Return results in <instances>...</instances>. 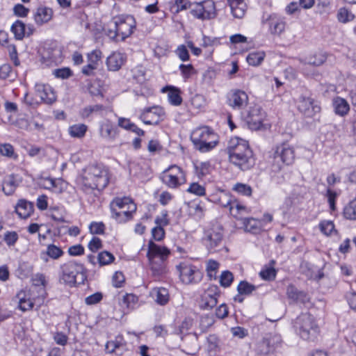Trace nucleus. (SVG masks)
Returning a JSON list of instances; mask_svg holds the SVG:
<instances>
[{"instance_id":"obj_34","label":"nucleus","mask_w":356,"mask_h":356,"mask_svg":"<svg viewBox=\"0 0 356 356\" xmlns=\"http://www.w3.org/2000/svg\"><path fill=\"white\" fill-rule=\"evenodd\" d=\"M53 11L47 7H39L34 13L33 18L38 25L48 22L52 17Z\"/></svg>"},{"instance_id":"obj_61","label":"nucleus","mask_w":356,"mask_h":356,"mask_svg":"<svg viewBox=\"0 0 356 356\" xmlns=\"http://www.w3.org/2000/svg\"><path fill=\"white\" fill-rule=\"evenodd\" d=\"M220 44V38H212L209 36L204 35L202 38V46L204 47H215Z\"/></svg>"},{"instance_id":"obj_16","label":"nucleus","mask_w":356,"mask_h":356,"mask_svg":"<svg viewBox=\"0 0 356 356\" xmlns=\"http://www.w3.org/2000/svg\"><path fill=\"white\" fill-rule=\"evenodd\" d=\"M297 108L306 118H315L321 111V107L313 99L305 97H300Z\"/></svg>"},{"instance_id":"obj_51","label":"nucleus","mask_w":356,"mask_h":356,"mask_svg":"<svg viewBox=\"0 0 356 356\" xmlns=\"http://www.w3.org/2000/svg\"><path fill=\"white\" fill-rule=\"evenodd\" d=\"M133 78L138 83H143L145 78V69L142 65H138L131 70Z\"/></svg>"},{"instance_id":"obj_46","label":"nucleus","mask_w":356,"mask_h":356,"mask_svg":"<svg viewBox=\"0 0 356 356\" xmlns=\"http://www.w3.org/2000/svg\"><path fill=\"white\" fill-rule=\"evenodd\" d=\"M46 254L53 259H58L64 254V252L54 244L48 245Z\"/></svg>"},{"instance_id":"obj_6","label":"nucleus","mask_w":356,"mask_h":356,"mask_svg":"<svg viewBox=\"0 0 356 356\" xmlns=\"http://www.w3.org/2000/svg\"><path fill=\"white\" fill-rule=\"evenodd\" d=\"M87 279L86 270L83 264L70 261L60 267V282L70 286L82 284Z\"/></svg>"},{"instance_id":"obj_14","label":"nucleus","mask_w":356,"mask_h":356,"mask_svg":"<svg viewBox=\"0 0 356 356\" xmlns=\"http://www.w3.org/2000/svg\"><path fill=\"white\" fill-rule=\"evenodd\" d=\"M247 92L240 89H232L227 95V104L235 111L244 109L248 104Z\"/></svg>"},{"instance_id":"obj_54","label":"nucleus","mask_w":356,"mask_h":356,"mask_svg":"<svg viewBox=\"0 0 356 356\" xmlns=\"http://www.w3.org/2000/svg\"><path fill=\"white\" fill-rule=\"evenodd\" d=\"M321 232L325 236H330L334 231V222L332 220H323L318 225Z\"/></svg>"},{"instance_id":"obj_62","label":"nucleus","mask_w":356,"mask_h":356,"mask_svg":"<svg viewBox=\"0 0 356 356\" xmlns=\"http://www.w3.org/2000/svg\"><path fill=\"white\" fill-rule=\"evenodd\" d=\"M189 210L191 213L201 217L203 216L204 207L201 203L193 202L189 205Z\"/></svg>"},{"instance_id":"obj_32","label":"nucleus","mask_w":356,"mask_h":356,"mask_svg":"<svg viewBox=\"0 0 356 356\" xmlns=\"http://www.w3.org/2000/svg\"><path fill=\"white\" fill-rule=\"evenodd\" d=\"M161 91L162 92H168V99L170 104L177 106L182 103L179 88L172 86H168L163 88Z\"/></svg>"},{"instance_id":"obj_59","label":"nucleus","mask_w":356,"mask_h":356,"mask_svg":"<svg viewBox=\"0 0 356 356\" xmlns=\"http://www.w3.org/2000/svg\"><path fill=\"white\" fill-rule=\"evenodd\" d=\"M234 200V198H232L229 195L221 193L218 197V202L221 207L229 209L231 203H232Z\"/></svg>"},{"instance_id":"obj_3","label":"nucleus","mask_w":356,"mask_h":356,"mask_svg":"<svg viewBox=\"0 0 356 356\" xmlns=\"http://www.w3.org/2000/svg\"><path fill=\"white\" fill-rule=\"evenodd\" d=\"M136 26V20L132 15H119L111 19L104 31L111 40H124L133 33Z\"/></svg>"},{"instance_id":"obj_35","label":"nucleus","mask_w":356,"mask_h":356,"mask_svg":"<svg viewBox=\"0 0 356 356\" xmlns=\"http://www.w3.org/2000/svg\"><path fill=\"white\" fill-rule=\"evenodd\" d=\"M243 224L246 232L257 234L262 230V221L254 218H243Z\"/></svg>"},{"instance_id":"obj_12","label":"nucleus","mask_w":356,"mask_h":356,"mask_svg":"<svg viewBox=\"0 0 356 356\" xmlns=\"http://www.w3.org/2000/svg\"><path fill=\"white\" fill-rule=\"evenodd\" d=\"M181 282L185 284H196L203 277V273L197 266L184 261L177 266Z\"/></svg>"},{"instance_id":"obj_43","label":"nucleus","mask_w":356,"mask_h":356,"mask_svg":"<svg viewBox=\"0 0 356 356\" xmlns=\"http://www.w3.org/2000/svg\"><path fill=\"white\" fill-rule=\"evenodd\" d=\"M343 216L346 219L356 220V197L344 207Z\"/></svg>"},{"instance_id":"obj_22","label":"nucleus","mask_w":356,"mask_h":356,"mask_svg":"<svg viewBox=\"0 0 356 356\" xmlns=\"http://www.w3.org/2000/svg\"><path fill=\"white\" fill-rule=\"evenodd\" d=\"M105 350L108 353L122 355L127 350V343L122 336L118 335L114 340L109 341L106 343Z\"/></svg>"},{"instance_id":"obj_39","label":"nucleus","mask_w":356,"mask_h":356,"mask_svg":"<svg viewBox=\"0 0 356 356\" xmlns=\"http://www.w3.org/2000/svg\"><path fill=\"white\" fill-rule=\"evenodd\" d=\"M88 126L84 124H75L68 129L69 134L72 138H81L85 136Z\"/></svg>"},{"instance_id":"obj_21","label":"nucleus","mask_w":356,"mask_h":356,"mask_svg":"<svg viewBox=\"0 0 356 356\" xmlns=\"http://www.w3.org/2000/svg\"><path fill=\"white\" fill-rule=\"evenodd\" d=\"M35 91L40 101L46 104H52L56 101V95L52 88L48 84L36 83L35 86Z\"/></svg>"},{"instance_id":"obj_56","label":"nucleus","mask_w":356,"mask_h":356,"mask_svg":"<svg viewBox=\"0 0 356 356\" xmlns=\"http://www.w3.org/2000/svg\"><path fill=\"white\" fill-rule=\"evenodd\" d=\"M88 63L96 66L97 68L99 62L102 58V52L100 50L95 49L88 54Z\"/></svg>"},{"instance_id":"obj_4","label":"nucleus","mask_w":356,"mask_h":356,"mask_svg":"<svg viewBox=\"0 0 356 356\" xmlns=\"http://www.w3.org/2000/svg\"><path fill=\"white\" fill-rule=\"evenodd\" d=\"M191 140L195 148L202 153L213 149L219 143V136L209 127H201L194 129Z\"/></svg>"},{"instance_id":"obj_23","label":"nucleus","mask_w":356,"mask_h":356,"mask_svg":"<svg viewBox=\"0 0 356 356\" xmlns=\"http://www.w3.org/2000/svg\"><path fill=\"white\" fill-rule=\"evenodd\" d=\"M269 31L273 35H281L285 30L286 21L284 17L275 14L270 15L267 19Z\"/></svg>"},{"instance_id":"obj_9","label":"nucleus","mask_w":356,"mask_h":356,"mask_svg":"<svg viewBox=\"0 0 356 356\" xmlns=\"http://www.w3.org/2000/svg\"><path fill=\"white\" fill-rule=\"evenodd\" d=\"M295 160V149L289 143H284L277 145L273 153L271 163L272 170L280 172L284 165H289Z\"/></svg>"},{"instance_id":"obj_53","label":"nucleus","mask_w":356,"mask_h":356,"mask_svg":"<svg viewBox=\"0 0 356 356\" xmlns=\"http://www.w3.org/2000/svg\"><path fill=\"white\" fill-rule=\"evenodd\" d=\"M114 259L113 254L107 251L101 252L97 256V261L100 266L108 265L113 262Z\"/></svg>"},{"instance_id":"obj_60","label":"nucleus","mask_w":356,"mask_h":356,"mask_svg":"<svg viewBox=\"0 0 356 356\" xmlns=\"http://www.w3.org/2000/svg\"><path fill=\"white\" fill-rule=\"evenodd\" d=\"M175 54L181 61H187L190 58L188 51L186 47L184 44H181L177 47L175 50Z\"/></svg>"},{"instance_id":"obj_40","label":"nucleus","mask_w":356,"mask_h":356,"mask_svg":"<svg viewBox=\"0 0 356 356\" xmlns=\"http://www.w3.org/2000/svg\"><path fill=\"white\" fill-rule=\"evenodd\" d=\"M350 106L348 102L341 97L335 98V113L344 116L348 113Z\"/></svg>"},{"instance_id":"obj_52","label":"nucleus","mask_w":356,"mask_h":356,"mask_svg":"<svg viewBox=\"0 0 356 356\" xmlns=\"http://www.w3.org/2000/svg\"><path fill=\"white\" fill-rule=\"evenodd\" d=\"M256 289V286L246 281H241L237 286V291L241 295H250Z\"/></svg>"},{"instance_id":"obj_45","label":"nucleus","mask_w":356,"mask_h":356,"mask_svg":"<svg viewBox=\"0 0 356 356\" xmlns=\"http://www.w3.org/2000/svg\"><path fill=\"white\" fill-rule=\"evenodd\" d=\"M186 191L197 196H204L206 194L205 187L197 182L190 184Z\"/></svg>"},{"instance_id":"obj_63","label":"nucleus","mask_w":356,"mask_h":356,"mask_svg":"<svg viewBox=\"0 0 356 356\" xmlns=\"http://www.w3.org/2000/svg\"><path fill=\"white\" fill-rule=\"evenodd\" d=\"M53 74L57 77L60 79H67L72 76V72L71 70L68 67H63L60 69L54 70L53 72Z\"/></svg>"},{"instance_id":"obj_37","label":"nucleus","mask_w":356,"mask_h":356,"mask_svg":"<svg viewBox=\"0 0 356 356\" xmlns=\"http://www.w3.org/2000/svg\"><path fill=\"white\" fill-rule=\"evenodd\" d=\"M275 261L271 260L268 266H265L259 272V275L264 280L271 281L275 279L277 271L274 268Z\"/></svg>"},{"instance_id":"obj_17","label":"nucleus","mask_w":356,"mask_h":356,"mask_svg":"<svg viewBox=\"0 0 356 356\" xmlns=\"http://www.w3.org/2000/svg\"><path fill=\"white\" fill-rule=\"evenodd\" d=\"M282 343L279 334H273L265 337L258 345L257 353L261 356H268L273 353Z\"/></svg>"},{"instance_id":"obj_8","label":"nucleus","mask_w":356,"mask_h":356,"mask_svg":"<svg viewBox=\"0 0 356 356\" xmlns=\"http://www.w3.org/2000/svg\"><path fill=\"white\" fill-rule=\"evenodd\" d=\"M136 210V205L127 197H118L111 203L112 217L120 223L129 220Z\"/></svg>"},{"instance_id":"obj_5","label":"nucleus","mask_w":356,"mask_h":356,"mask_svg":"<svg viewBox=\"0 0 356 356\" xmlns=\"http://www.w3.org/2000/svg\"><path fill=\"white\" fill-rule=\"evenodd\" d=\"M170 253L168 248L159 245L152 241L149 242L147 257L154 277H159L165 273V261Z\"/></svg>"},{"instance_id":"obj_18","label":"nucleus","mask_w":356,"mask_h":356,"mask_svg":"<svg viewBox=\"0 0 356 356\" xmlns=\"http://www.w3.org/2000/svg\"><path fill=\"white\" fill-rule=\"evenodd\" d=\"M220 291L217 286H210L201 296L200 307L204 310H211L216 306Z\"/></svg>"},{"instance_id":"obj_57","label":"nucleus","mask_w":356,"mask_h":356,"mask_svg":"<svg viewBox=\"0 0 356 356\" xmlns=\"http://www.w3.org/2000/svg\"><path fill=\"white\" fill-rule=\"evenodd\" d=\"M233 190L238 193L245 196H250L252 194L251 187L245 184L237 183L234 186Z\"/></svg>"},{"instance_id":"obj_31","label":"nucleus","mask_w":356,"mask_h":356,"mask_svg":"<svg viewBox=\"0 0 356 356\" xmlns=\"http://www.w3.org/2000/svg\"><path fill=\"white\" fill-rule=\"evenodd\" d=\"M230 214L238 220H243V216L250 213V210L238 200L234 199L229 208Z\"/></svg>"},{"instance_id":"obj_1","label":"nucleus","mask_w":356,"mask_h":356,"mask_svg":"<svg viewBox=\"0 0 356 356\" xmlns=\"http://www.w3.org/2000/svg\"><path fill=\"white\" fill-rule=\"evenodd\" d=\"M229 162L242 171L252 169L256 159L248 140L239 137L232 138L227 147Z\"/></svg>"},{"instance_id":"obj_48","label":"nucleus","mask_w":356,"mask_h":356,"mask_svg":"<svg viewBox=\"0 0 356 356\" xmlns=\"http://www.w3.org/2000/svg\"><path fill=\"white\" fill-rule=\"evenodd\" d=\"M179 69L181 72V76L183 77L184 81H186L188 79H190L192 76V75H193L196 72L194 67L191 64H181L179 66Z\"/></svg>"},{"instance_id":"obj_55","label":"nucleus","mask_w":356,"mask_h":356,"mask_svg":"<svg viewBox=\"0 0 356 356\" xmlns=\"http://www.w3.org/2000/svg\"><path fill=\"white\" fill-rule=\"evenodd\" d=\"M233 280V274L228 270L223 271L220 276V284L223 287L229 286Z\"/></svg>"},{"instance_id":"obj_20","label":"nucleus","mask_w":356,"mask_h":356,"mask_svg":"<svg viewBox=\"0 0 356 356\" xmlns=\"http://www.w3.org/2000/svg\"><path fill=\"white\" fill-rule=\"evenodd\" d=\"M99 136L107 141H113L118 136V127L109 120L99 122Z\"/></svg>"},{"instance_id":"obj_7","label":"nucleus","mask_w":356,"mask_h":356,"mask_svg":"<svg viewBox=\"0 0 356 356\" xmlns=\"http://www.w3.org/2000/svg\"><path fill=\"white\" fill-rule=\"evenodd\" d=\"M296 333L305 341H313L319 334V327L315 318L309 313H302L294 321Z\"/></svg>"},{"instance_id":"obj_29","label":"nucleus","mask_w":356,"mask_h":356,"mask_svg":"<svg viewBox=\"0 0 356 356\" xmlns=\"http://www.w3.org/2000/svg\"><path fill=\"white\" fill-rule=\"evenodd\" d=\"M43 63L47 65L52 64L57 65L62 61V52L59 48H54L51 50L45 51L42 55Z\"/></svg>"},{"instance_id":"obj_25","label":"nucleus","mask_w":356,"mask_h":356,"mask_svg":"<svg viewBox=\"0 0 356 356\" xmlns=\"http://www.w3.org/2000/svg\"><path fill=\"white\" fill-rule=\"evenodd\" d=\"M286 295L293 302L305 304L309 302V298L307 293L298 290L295 286L290 284L286 289Z\"/></svg>"},{"instance_id":"obj_13","label":"nucleus","mask_w":356,"mask_h":356,"mask_svg":"<svg viewBox=\"0 0 356 356\" xmlns=\"http://www.w3.org/2000/svg\"><path fill=\"white\" fill-rule=\"evenodd\" d=\"M191 15L198 19L209 20L217 15L216 8L213 0H204L191 5Z\"/></svg>"},{"instance_id":"obj_11","label":"nucleus","mask_w":356,"mask_h":356,"mask_svg":"<svg viewBox=\"0 0 356 356\" xmlns=\"http://www.w3.org/2000/svg\"><path fill=\"white\" fill-rule=\"evenodd\" d=\"M223 238L222 227L216 225L204 231L202 241L209 252H215L223 246Z\"/></svg>"},{"instance_id":"obj_58","label":"nucleus","mask_w":356,"mask_h":356,"mask_svg":"<svg viewBox=\"0 0 356 356\" xmlns=\"http://www.w3.org/2000/svg\"><path fill=\"white\" fill-rule=\"evenodd\" d=\"M0 154L9 158L17 157V156H15L13 146L9 143L0 145Z\"/></svg>"},{"instance_id":"obj_27","label":"nucleus","mask_w":356,"mask_h":356,"mask_svg":"<svg viewBox=\"0 0 356 356\" xmlns=\"http://www.w3.org/2000/svg\"><path fill=\"white\" fill-rule=\"evenodd\" d=\"M232 16L235 18H243L247 10L245 0H227Z\"/></svg>"},{"instance_id":"obj_36","label":"nucleus","mask_w":356,"mask_h":356,"mask_svg":"<svg viewBox=\"0 0 356 356\" xmlns=\"http://www.w3.org/2000/svg\"><path fill=\"white\" fill-rule=\"evenodd\" d=\"M155 223L156 226L152 229V235L154 240L159 241L162 240L165 236V231L162 225H167V221L165 218L157 217L155 219Z\"/></svg>"},{"instance_id":"obj_26","label":"nucleus","mask_w":356,"mask_h":356,"mask_svg":"<svg viewBox=\"0 0 356 356\" xmlns=\"http://www.w3.org/2000/svg\"><path fill=\"white\" fill-rule=\"evenodd\" d=\"M21 179L17 175H10L6 177L2 184L3 191L6 195H11L21 183Z\"/></svg>"},{"instance_id":"obj_24","label":"nucleus","mask_w":356,"mask_h":356,"mask_svg":"<svg viewBox=\"0 0 356 356\" xmlns=\"http://www.w3.org/2000/svg\"><path fill=\"white\" fill-rule=\"evenodd\" d=\"M15 299L18 302V308L22 312L31 310L34 307V301L31 298L29 293L25 291H20L15 296Z\"/></svg>"},{"instance_id":"obj_30","label":"nucleus","mask_w":356,"mask_h":356,"mask_svg":"<svg viewBox=\"0 0 356 356\" xmlns=\"http://www.w3.org/2000/svg\"><path fill=\"white\" fill-rule=\"evenodd\" d=\"M126 56L120 52H113L111 54L106 60L108 69L111 71L118 70L124 63Z\"/></svg>"},{"instance_id":"obj_38","label":"nucleus","mask_w":356,"mask_h":356,"mask_svg":"<svg viewBox=\"0 0 356 356\" xmlns=\"http://www.w3.org/2000/svg\"><path fill=\"white\" fill-rule=\"evenodd\" d=\"M138 301V298L136 295L133 293H126L122 296L120 304L122 308H126L129 310L136 307Z\"/></svg>"},{"instance_id":"obj_41","label":"nucleus","mask_w":356,"mask_h":356,"mask_svg":"<svg viewBox=\"0 0 356 356\" xmlns=\"http://www.w3.org/2000/svg\"><path fill=\"white\" fill-rule=\"evenodd\" d=\"M264 58L265 53L264 51H253L248 55L246 60L249 65L257 66L261 63Z\"/></svg>"},{"instance_id":"obj_15","label":"nucleus","mask_w":356,"mask_h":356,"mask_svg":"<svg viewBox=\"0 0 356 356\" xmlns=\"http://www.w3.org/2000/svg\"><path fill=\"white\" fill-rule=\"evenodd\" d=\"M266 115L261 106L254 105L250 108L247 116V123L252 130H259L265 127L264 120Z\"/></svg>"},{"instance_id":"obj_19","label":"nucleus","mask_w":356,"mask_h":356,"mask_svg":"<svg viewBox=\"0 0 356 356\" xmlns=\"http://www.w3.org/2000/svg\"><path fill=\"white\" fill-rule=\"evenodd\" d=\"M163 111L159 106L147 108L143 110L140 115V119L145 124L149 125H156L161 121Z\"/></svg>"},{"instance_id":"obj_28","label":"nucleus","mask_w":356,"mask_h":356,"mask_svg":"<svg viewBox=\"0 0 356 356\" xmlns=\"http://www.w3.org/2000/svg\"><path fill=\"white\" fill-rule=\"evenodd\" d=\"M15 211L20 218L26 219L33 212V204L31 202L22 199L17 203Z\"/></svg>"},{"instance_id":"obj_2","label":"nucleus","mask_w":356,"mask_h":356,"mask_svg":"<svg viewBox=\"0 0 356 356\" xmlns=\"http://www.w3.org/2000/svg\"><path fill=\"white\" fill-rule=\"evenodd\" d=\"M110 173L108 169L101 164L90 165L83 171L79 184L86 193L94 190L102 191L108 184Z\"/></svg>"},{"instance_id":"obj_10","label":"nucleus","mask_w":356,"mask_h":356,"mask_svg":"<svg viewBox=\"0 0 356 356\" xmlns=\"http://www.w3.org/2000/svg\"><path fill=\"white\" fill-rule=\"evenodd\" d=\"M160 179L163 184L172 189L178 188L186 182L185 172L177 165H171L164 170L160 175Z\"/></svg>"},{"instance_id":"obj_50","label":"nucleus","mask_w":356,"mask_h":356,"mask_svg":"<svg viewBox=\"0 0 356 356\" xmlns=\"http://www.w3.org/2000/svg\"><path fill=\"white\" fill-rule=\"evenodd\" d=\"M19 239L18 234L15 231H7L3 236V241L8 247H13Z\"/></svg>"},{"instance_id":"obj_64","label":"nucleus","mask_w":356,"mask_h":356,"mask_svg":"<svg viewBox=\"0 0 356 356\" xmlns=\"http://www.w3.org/2000/svg\"><path fill=\"white\" fill-rule=\"evenodd\" d=\"M89 229L93 234H101L104 232L105 225L103 222H92L90 223Z\"/></svg>"},{"instance_id":"obj_33","label":"nucleus","mask_w":356,"mask_h":356,"mask_svg":"<svg viewBox=\"0 0 356 356\" xmlns=\"http://www.w3.org/2000/svg\"><path fill=\"white\" fill-rule=\"evenodd\" d=\"M150 296L160 305H166L170 300L168 290L164 287H155L152 289Z\"/></svg>"},{"instance_id":"obj_42","label":"nucleus","mask_w":356,"mask_h":356,"mask_svg":"<svg viewBox=\"0 0 356 356\" xmlns=\"http://www.w3.org/2000/svg\"><path fill=\"white\" fill-rule=\"evenodd\" d=\"M11 31L15 35V37L17 40H22L26 32L25 24L19 20H17L11 26Z\"/></svg>"},{"instance_id":"obj_44","label":"nucleus","mask_w":356,"mask_h":356,"mask_svg":"<svg viewBox=\"0 0 356 356\" xmlns=\"http://www.w3.org/2000/svg\"><path fill=\"white\" fill-rule=\"evenodd\" d=\"M220 264L213 259H209L206 263V271L210 280L216 279Z\"/></svg>"},{"instance_id":"obj_47","label":"nucleus","mask_w":356,"mask_h":356,"mask_svg":"<svg viewBox=\"0 0 356 356\" xmlns=\"http://www.w3.org/2000/svg\"><path fill=\"white\" fill-rule=\"evenodd\" d=\"M325 60V57L322 54L310 55L309 56L305 57L303 59V62L305 64L316 65V66L323 64Z\"/></svg>"},{"instance_id":"obj_49","label":"nucleus","mask_w":356,"mask_h":356,"mask_svg":"<svg viewBox=\"0 0 356 356\" xmlns=\"http://www.w3.org/2000/svg\"><path fill=\"white\" fill-rule=\"evenodd\" d=\"M355 18L354 14L350 12L347 8H340L337 13V19L340 22L347 23L353 20Z\"/></svg>"}]
</instances>
